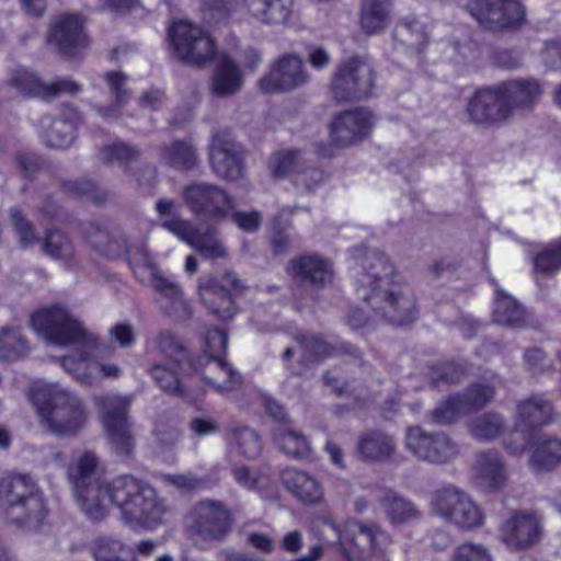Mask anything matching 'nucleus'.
<instances>
[{"instance_id": "obj_1", "label": "nucleus", "mask_w": 561, "mask_h": 561, "mask_svg": "<svg viewBox=\"0 0 561 561\" xmlns=\"http://www.w3.org/2000/svg\"><path fill=\"white\" fill-rule=\"evenodd\" d=\"M96 468L98 458L87 451L68 469L75 496L88 518L101 520L107 516L110 506H114L127 523L148 528L162 523L167 504L149 483L129 474L106 480L98 474Z\"/></svg>"}, {"instance_id": "obj_2", "label": "nucleus", "mask_w": 561, "mask_h": 561, "mask_svg": "<svg viewBox=\"0 0 561 561\" xmlns=\"http://www.w3.org/2000/svg\"><path fill=\"white\" fill-rule=\"evenodd\" d=\"M356 289L376 317L402 325L416 318L415 297L404 284L396 280L394 267L377 249L355 251Z\"/></svg>"}, {"instance_id": "obj_3", "label": "nucleus", "mask_w": 561, "mask_h": 561, "mask_svg": "<svg viewBox=\"0 0 561 561\" xmlns=\"http://www.w3.org/2000/svg\"><path fill=\"white\" fill-rule=\"evenodd\" d=\"M31 325L50 344L73 345L76 354L62 357V368L76 380L90 382L93 379L92 374L80 371V367L88 368L92 352L96 350L98 339L67 307L55 305L37 310L31 318Z\"/></svg>"}, {"instance_id": "obj_4", "label": "nucleus", "mask_w": 561, "mask_h": 561, "mask_svg": "<svg viewBox=\"0 0 561 561\" xmlns=\"http://www.w3.org/2000/svg\"><path fill=\"white\" fill-rule=\"evenodd\" d=\"M32 402L41 423L51 433L73 435L87 422L88 412L81 399L58 383L36 387Z\"/></svg>"}, {"instance_id": "obj_5", "label": "nucleus", "mask_w": 561, "mask_h": 561, "mask_svg": "<svg viewBox=\"0 0 561 561\" xmlns=\"http://www.w3.org/2000/svg\"><path fill=\"white\" fill-rule=\"evenodd\" d=\"M0 504L9 522L21 529H36L47 515L44 496L30 474H4L0 479Z\"/></svg>"}, {"instance_id": "obj_6", "label": "nucleus", "mask_w": 561, "mask_h": 561, "mask_svg": "<svg viewBox=\"0 0 561 561\" xmlns=\"http://www.w3.org/2000/svg\"><path fill=\"white\" fill-rule=\"evenodd\" d=\"M228 334L218 328L208 329L205 336L204 356L194 364L195 369L204 367L203 377L216 391L234 389L241 382L238 371L224 360Z\"/></svg>"}, {"instance_id": "obj_7", "label": "nucleus", "mask_w": 561, "mask_h": 561, "mask_svg": "<svg viewBox=\"0 0 561 561\" xmlns=\"http://www.w3.org/2000/svg\"><path fill=\"white\" fill-rule=\"evenodd\" d=\"M375 83L370 64L358 56L339 62L330 82V92L336 101H356L371 94Z\"/></svg>"}, {"instance_id": "obj_8", "label": "nucleus", "mask_w": 561, "mask_h": 561, "mask_svg": "<svg viewBox=\"0 0 561 561\" xmlns=\"http://www.w3.org/2000/svg\"><path fill=\"white\" fill-rule=\"evenodd\" d=\"M231 511L220 501L202 500L195 503L187 516L186 526L192 536L206 542H219L232 531Z\"/></svg>"}, {"instance_id": "obj_9", "label": "nucleus", "mask_w": 561, "mask_h": 561, "mask_svg": "<svg viewBox=\"0 0 561 561\" xmlns=\"http://www.w3.org/2000/svg\"><path fill=\"white\" fill-rule=\"evenodd\" d=\"M182 196L193 215L215 224L225 220L236 208L234 198L226 190L208 182L186 185Z\"/></svg>"}, {"instance_id": "obj_10", "label": "nucleus", "mask_w": 561, "mask_h": 561, "mask_svg": "<svg viewBox=\"0 0 561 561\" xmlns=\"http://www.w3.org/2000/svg\"><path fill=\"white\" fill-rule=\"evenodd\" d=\"M107 438L121 456H128L134 448V436L127 416L131 404L129 397L106 393L95 398Z\"/></svg>"}, {"instance_id": "obj_11", "label": "nucleus", "mask_w": 561, "mask_h": 561, "mask_svg": "<svg viewBox=\"0 0 561 561\" xmlns=\"http://www.w3.org/2000/svg\"><path fill=\"white\" fill-rule=\"evenodd\" d=\"M434 512L462 530H471L483 524L480 507L468 493L455 485H446L432 495Z\"/></svg>"}, {"instance_id": "obj_12", "label": "nucleus", "mask_w": 561, "mask_h": 561, "mask_svg": "<svg viewBox=\"0 0 561 561\" xmlns=\"http://www.w3.org/2000/svg\"><path fill=\"white\" fill-rule=\"evenodd\" d=\"M405 448L416 459L432 465H446L459 456V446L444 432H427L411 426L405 433Z\"/></svg>"}, {"instance_id": "obj_13", "label": "nucleus", "mask_w": 561, "mask_h": 561, "mask_svg": "<svg viewBox=\"0 0 561 561\" xmlns=\"http://www.w3.org/2000/svg\"><path fill=\"white\" fill-rule=\"evenodd\" d=\"M175 55L190 65H203L215 56V43L197 25L187 21H176L169 30Z\"/></svg>"}, {"instance_id": "obj_14", "label": "nucleus", "mask_w": 561, "mask_h": 561, "mask_svg": "<svg viewBox=\"0 0 561 561\" xmlns=\"http://www.w3.org/2000/svg\"><path fill=\"white\" fill-rule=\"evenodd\" d=\"M234 273L227 272L221 279L204 277L198 283V294L205 307L221 320H230L237 313L232 294L243 288Z\"/></svg>"}, {"instance_id": "obj_15", "label": "nucleus", "mask_w": 561, "mask_h": 561, "mask_svg": "<svg viewBox=\"0 0 561 561\" xmlns=\"http://www.w3.org/2000/svg\"><path fill=\"white\" fill-rule=\"evenodd\" d=\"M466 10L491 31L516 27L525 16L524 7L516 0H470Z\"/></svg>"}, {"instance_id": "obj_16", "label": "nucleus", "mask_w": 561, "mask_h": 561, "mask_svg": "<svg viewBox=\"0 0 561 561\" xmlns=\"http://www.w3.org/2000/svg\"><path fill=\"white\" fill-rule=\"evenodd\" d=\"M310 80L302 59L286 54L271 66L268 73L259 81V87L264 93L289 92L308 84Z\"/></svg>"}, {"instance_id": "obj_17", "label": "nucleus", "mask_w": 561, "mask_h": 561, "mask_svg": "<svg viewBox=\"0 0 561 561\" xmlns=\"http://www.w3.org/2000/svg\"><path fill=\"white\" fill-rule=\"evenodd\" d=\"M493 398V387L472 385L465 392L453 396L438 405L432 412L433 420L443 425L454 423L461 415L482 409Z\"/></svg>"}, {"instance_id": "obj_18", "label": "nucleus", "mask_w": 561, "mask_h": 561, "mask_svg": "<svg viewBox=\"0 0 561 561\" xmlns=\"http://www.w3.org/2000/svg\"><path fill=\"white\" fill-rule=\"evenodd\" d=\"M374 124V114L366 108L344 111L331 123V139L339 147L356 145L371 133Z\"/></svg>"}, {"instance_id": "obj_19", "label": "nucleus", "mask_w": 561, "mask_h": 561, "mask_svg": "<svg viewBox=\"0 0 561 561\" xmlns=\"http://www.w3.org/2000/svg\"><path fill=\"white\" fill-rule=\"evenodd\" d=\"M209 160L214 173L228 181L242 176L243 151L241 146L226 134H216L209 146Z\"/></svg>"}, {"instance_id": "obj_20", "label": "nucleus", "mask_w": 561, "mask_h": 561, "mask_svg": "<svg viewBox=\"0 0 561 561\" xmlns=\"http://www.w3.org/2000/svg\"><path fill=\"white\" fill-rule=\"evenodd\" d=\"M47 42L61 55H77L85 46L82 18L78 14L56 16L50 24Z\"/></svg>"}, {"instance_id": "obj_21", "label": "nucleus", "mask_w": 561, "mask_h": 561, "mask_svg": "<svg viewBox=\"0 0 561 561\" xmlns=\"http://www.w3.org/2000/svg\"><path fill=\"white\" fill-rule=\"evenodd\" d=\"M501 537L508 549L527 550L540 541L541 526L534 514H514L503 524Z\"/></svg>"}, {"instance_id": "obj_22", "label": "nucleus", "mask_w": 561, "mask_h": 561, "mask_svg": "<svg viewBox=\"0 0 561 561\" xmlns=\"http://www.w3.org/2000/svg\"><path fill=\"white\" fill-rule=\"evenodd\" d=\"M336 533L339 539L345 540L352 546L351 558L365 560L387 540L386 534L377 525H365L353 520L345 525L343 534L332 524L330 525Z\"/></svg>"}, {"instance_id": "obj_23", "label": "nucleus", "mask_w": 561, "mask_h": 561, "mask_svg": "<svg viewBox=\"0 0 561 561\" xmlns=\"http://www.w3.org/2000/svg\"><path fill=\"white\" fill-rule=\"evenodd\" d=\"M467 111L478 124L500 123L511 117L500 85L479 90L470 99Z\"/></svg>"}, {"instance_id": "obj_24", "label": "nucleus", "mask_w": 561, "mask_h": 561, "mask_svg": "<svg viewBox=\"0 0 561 561\" xmlns=\"http://www.w3.org/2000/svg\"><path fill=\"white\" fill-rule=\"evenodd\" d=\"M553 420V408L551 403L541 397H533L523 401L517 407L516 431L523 433V442L517 446L506 445L512 454L524 451L527 443L526 432L549 424Z\"/></svg>"}, {"instance_id": "obj_25", "label": "nucleus", "mask_w": 561, "mask_h": 561, "mask_svg": "<svg viewBox=\"0 0 561 561\" xmlns=\"http://www.w3.org/2000/svg\"><path fill=\"white\" fill-rule=\"evenodd\" d=\"M289 272L296 282L313 287H324L333 279V265L318 254H306L289 263Z\"/></svg>"}, {"instance_id": "obj_26", "label": "nucleus", "mask_w": 561, "mask_h": 561, "mask_svg": "<svg viewBox=\"0 0 561 561\" xmlns=\"http://www.w3.org/2000/svg\"><path fill=\"white\" fill-rule=\"evenodd\" d=\"M510 116L515 110H528L542 94V87L536 79L512 80L500 84Z\"/></svg>"}, {"instance_id": "obj_27", "label": "nucleus", "mask_w": 561, "mask_h": 561, "mask_svg": "<svg viewBox=\"0 0 561 561\" xmlns=\"http://www.w3.org/2000/svg\"><path fill=\"white\" fill-rule=\"evenodd\" d=\"M242 85L243 75L239 66L231 58H221L211 76V94L217 98H229L239 93Z\"/></svg>"}, {"instance_id": "obj_28", "label": "nucleus", "mask_w": 561, "mask_h": 561, "mask_svg": "<svg viewBox=\"0 0 561 561\" xmlns=\"http://www.w3.org/2000/svg\"><path fill=\"white\" fill-rule=\"evenodd\" d=\"M477 484L485 489H499L506 480V469L501 455L486 450L477 456L473 467Z\"/></svg>"}, {"instance_id": "obj_29", "label": "nucleus", "mask_w": 561, "mask_h": 561, "mask_svg": "<svg viewBox=\"0 0 561 561\" xmlns=\"http://www.w3.org/2000/svg\"><path fill=\"white\" fill-rule=\"evenodd\" d=\"M103 78L113 98V103L108 106H94V110L102 118L114 121L121 117L123 108L131 98V92L126 87L127 77L125 73L108 71L104 73Z\"/></svg>"}, {"instance_id": "obj_30", "label": "nucleus", "mask_w": 561, "mask_h": 561, "mask_svg": "<svg viewBox=\"0 0 561 561\" xmlns=\"http://www.w3.org/2000/svg\"><path fill=\"white\" fill-rule=\"evenodd\" d=\"M250 15L266 25H282L290 16L294 0H244Z\"/></svg>"}, {"instance_id": "obj_31", "label": "nucleus", "mask_w": 561, "mask_h": 561, "mask_svg": "<svg viewBox=\"0 0 561 561\" xmlns=\"http://www.w3.org/2000/svg\"><path fill=\"white\" fill-rule=\"evenodd\" d=\"M77 113L71 111L67 118L43 117L42 138L51 148L66 149L71 146L76 137L75 118Z\"/></svg>"}, {"instance_id": "obj_32", "label": "nucleus", "mask_w": 561, "mask_h": 561, "mask_svg": "<svg viewBox=\"0 0 561 561\" xmlns=\"http://www.w3.org/2000/svg\"><path fill=\"white\" fill-rule=\"evenodd\" d=\"M495 286L494 308L492 311L493 321L512 328H519L525 324L526 312L523 306L506 291L501 289L495 279H492Z\"/></svg>"}, {"instance_id": "obj_33", "label": "nucleus", "mask_w": 561, "mask_h": 561, "mask_svg": "<svg viewBox=\"0 0 561 561\" xmlns=\"http://www.w3.org/2000/svg\"><path fill=\"white\" fill-rule=\"evenodd\" d=\"M283 481L286 488L304 503L313 504L322 497L319 482L305 471L287 468L283 472Z\"/></svg>"}, {"instance_id": "obj_34", "label": "nucleus", "mask_w": 561, "mask_h": 561, "mask_svg": "<svg viewBox=\"0 0 561 561\" xmlns=\"http://www.w3.org/2000/svg\"><path fill=\"white\" fill-rule=\"evenodd\" d=\"M390 0H362L360 28L367 35L382 32L390 22Z\"/></svg>"}, {"instance_id": "obj_35", "label": "nucleus", "mask_w": 561, "mask_h": 561, "mask_svg": "<svg viewBox=\"0 0 561 561\" xmlns=\"http://www.w3.org/2000/svg\"><path fill=\"white\" fill-rule=\"evenodd\" d=\"M296 341L305 350V359L321 360L328 356L342 353L351 354L355 358L360 357L357 348L344 343L337 346L332 345L324 341L319 334H300L296 336Z\"/></svg>"}, {"instance_id": "obj_36", "label": "nucleus", "mask_w": 561, "mask_h": 561, "mask_svg": "<svg viewBox=\"0 0 561 561\" xmlns=\"http://www.w3.org/2000/svg\"><path fill=\"white\" fill-rule=\"evenodd\" d=\"M357 447L362 458L369 461H383L397 450L394 439L379 431L364 434L358 440Z\"/></svg>"}, {"instance_id": "obj_37", "label": "nucleus", "mask_w": 561, "mask_h": 561, "mask_svg": "<svg viewBox=\"0 0 561 561\" xmlns=\"http://www.w3.org/2000/svg\"><path fill=\"white\" fill-rule=\"evenodd\" d=\"M273 439L280 451L295 459H304L311 451L308 438L301 432L285 425L274 430Z\"/></svg>"}, {"instance_id": "obj_38", "label": "nucleus", "mask_w": 561, "mask_h": 561, "mask_svg": "<svg viewBox=\"0 0 561 561\" xmlns=\"http://www.w3.org/2000/svg\"><path fill=\"white\" fill-rule=\"evenodd\" d=\"M529 463L536 471H550L561 465V439L540 438L534 445Z\"/></svg>"}, {"instance_id": "obj_39", "label": "nucleus", "mask_w": 561, "mask_h": 561, "mask_svg": "<svg viewBox=\"0 0 561 561\" xmlns=\"http://www.w3.org/2000/svg\"><path fill=\"white\" fill-rule=\"evenodd\" d=\"M92 551L95 561H136L134 549L112 536L98 537Z\"/></svg>"}, {"instance_id": "obj_40", "label": "nucleus", "mask_w": 561, "mask_h": 561, "mask_svg": "<svg viewBox=\"0 0 561 561\" xmlns=\"http://www.w3.org/2000/svg\"><path fill=\"white\" fill-rule=\"evenodd\" d=\"M468 428L474 439L479 442H490L504 433L505 422L501 414L488 412L472 417Z\"/></svg>"}, {"instance_id": "obj_41", "label": "nucleus", "mask_w": 561, "mask_h": 561, "mask_svg": "<svg viewBox=\"0 0 561 561\" xmlns=\"http://www.w3.org/2000/svg\"><path fill=\"white\" fill-rule=\"evenodd\" d=\"M41 248L45 254L65 266H71L75 262V247L59 230H48Z\"/></svg>"}, {"instance_id": "obj_42", "label": "nucleus", "mask_w": 561, "mask_h": 561, "mask_svg": "<svg viewBox=\"0 0 561 561\" xmlns=\"http://www.w3.org/2000/svg\"><path fill=\"white\" fill-rule=\"evenodd\" d=\"M161 158L167 164L181 171L192 170L198 162L194 146L183 140H176L165 146L162 149Z\"/></svg>"}, {"instance_id": "obj_43", "label": "nucleus", "mask_w": 561, "mask_h": 561, "mask_svg": "<svg viewBox=\"0 0 561 561\" xmlns=\"http://www.w3.org/2000/svg\"><path fill=\"white\" fill-rule=\"evenodd\" d=\"M190 245L206 260H222L228 255L227 248L214 227H208L205 231L197 229Z\"/></svg>"}, {"instance_id": "obj_44", "label": "nucleus", "mask_w": 561, "mask_h": 561, "mask_svg": "<svg viewBox=\"0 0 561 561\" xmlns=\"http://www.w3.org/2000/svg\"><path fill=\"white\" fill-rule=\"evenodd\" d=\"M139 157L140 150L138 147L122 140L103 146L99 152V159L103 163H117L124 167L126 174L130 171L128 164L136 161Z\"/></svg>"}, {"instance_id": "obj_45", "label": "nucleus", "mask_w": 561, "mask_h": 561, "mask_svg": "<svg viewBox=\"0 0 561 561\" xmlns=\"http://www.w3.org/2000/svg\"><path fill=\"white\" fill-rule=\"evenodd\" d=\"M385 511L393 524H407L421 518V511L410 500L390 493L383 500Z\"/></svg>"}, {"instance_id": "obj_46", "label": "nucleus", "mask_w": 561, "mask_h": 561, "mask_svg": "<svg viewBox=\"0 0 561 561\" xmlns=\"http://www.w3.org/2000/svg\"><path fill=\"white\" fill-rule=\"evenodd\" d=\"M80 233L100 253H115L114 241L106 225L95 220L83 221L80 224Z\"/></svg>"}, {"instance_id": "obj_47", "label": "nucleus", "mask_w": 561, "mask_h": 561, "mask_svg": "<svg viewBox=\"0 0 561 561\" xmlns=\"http://www.w3.org/2000/svg\"><path fill=\"white\" fill-rule=\"evenodd\" d=\"M393 37L409 48L423 50L426 34L423 24L414 18H405L396 26Z\"/></svg>"}, {"instance_id": "obj_48", "label": "nucleus", "mask_w": 561, "mask_h": 561, "mask_svg": "<svg viewBox=\"0 0 561 561\" xmlns=\"http://www.w3.org/2000/svg\"><path fill=\"white\" fill-rule=\"evenodd\" d=\"M28 351L27 341L18 328H2L0 330V358L14 360Z\"/></svg>"}, {"instance_id": "obj_49", "label": "nucleus", "mask_w": 561, "mask_h": 561, "mask_svg": "<svg viewBox=\"0 0 561 561\" xmlns=\"http://www.w3.org/2000/svg\"><path fill=\"white\" fill-rule=\"evenodd\" d=\"M268 167L275 178H285L290 173L297 175L304 167L301 152L294 149L275 152L270 159Z\"/></svg>"}, {"instance_id": "obj_50", "label": "nucleus", "mask_w": 561, "mask_h": 561, "mask_svg": "<svg viewBox=\"0 0 561 561\" xmlns=\"http://www.w3.org/2000/svg\"><path fill=\"white\" fill-rule=\"evenodd\" d=\"M230 442L237 451L245 458H256L262 450V442L255 431L249 427H237L230 433Z\"/></svg>"}, {"instance_id": "obj_51", "label": "nucleus", "mask_w": 561, "mask_h": 561, "mask_svg": "<svg viewBox=\"0 0 561 561\" xmlns=\"http://www.w3.org/2000/svg\"><path fill=\"white\" fill-rule=\"evenodd\" d=\"M561 268V241L549 244L534 257V273L550 276Z\"/></svg>"}, {"instance_id": "obj_52", "label": "nucleus", "mask_w": 561, "mask_h": 561, "mask_svg": "<svg viewBox=\"0 0 561 561\" xmlns=\"http://www.w3.org/2000/svg\"><path fill=\"white\" fill-rule=\"evenodd\" d=\"M176 362H173L171 367L162 364H156L150 369V375L156 383L165 392L173 393L178 397H184L185 392L181 387L178 377Z\"/></svg>"}, {"instance_id": "obj_53", "label": "nucleus", "mask_w": 561, "mask_h": 561, "mask_svg": "<svg viewBox=\"0 0 561 561\" xmlns=\"http://www.w3.org/2000/svg\"><path fill=\"white\" fill-rule=\"evenodd\" d=\"M10 220L19 243L23 249L32 248L39 243V238L35 232L33 224L26 219L21 209L12 208L10 211Z\"/></svg>"}, {"instance_id": "obj_54", "label": "nucleus", "mask_w": 561, "mask_h": 561, "mask_svg": "<svg viewBox=\"0 0 561 561\" xmlns=\"http://www.w3.org/2000/svg\"><path fill=\"white\" fill-rule=\"evenodd\" d=\"M64 188L75 196L87 197L98 205L104 204L108 199L107 192L100 190L88 180L67 182L64 184Z\"/></svg>"}, {"instance_id": "obj_55", "label": "nucleus", "mask_w": 561, "mask_h": 561, "mask_svg": "<svg viewBox=\"0 0 561 561\" xmlns=\"http://www.w3.org/2000/svg\"><path fill=\"white\" fill-rule=\"evenodd\" d=\"M12 82L26 95H44L45 83H43L33 71L26 68H18L13 73Z\"/></svg>"}, {"instance_id": "obj_56", "label": "nucleus", "mask_w": 561, "mask_h": 561, "mask_svg": "<svg viewBox=\"0 0 561 561\" xmlns=\"http://www.w3.org/2000/svg\"><path fill=\"white\" fill-rule=\"evenodd\" d=\"M154 344L161 353L173 358L176 365H180L187 357L186 350L170 331L159 332L154 339Z\"/></svg>"}, {"instance_id": "obj_57", "label": "nucleus", "mask_w": 561, "mask_h": 561, "mask_svg": "<svg viewBox=\"0 0 561 561\" xmlns=\"http://www.w3.org/2000/svg\"><path fill=\"white\" fill-rule=\"evenodd\" d=\"M125 247L129 257V263L137 277H140L145 273H148L150 276L153 270H158L152 256L145 247L130 248L127 247L126 243Z\"/></svg>"}, {"instance_id": "obj_58", "label": "nucleus", "mask_w": 561, "mask_h": 561, "mask_svg": "<svg viewBox=\"0 0 561 561\" xmlns=\"http://www.w3.org/2000/svg\"><path fill=\"white\" fill-rule=\"evenodd\" d=\"M450 561H493V557L483 545L463 542L454 549Z\"/></svg>"}, {"instance_id": "obj_59", "label": "nucleus", "mask_w": 561, "mask_h": 561, "mask_svg": "<svg viewBox=\"0 0 561 561\" xmlns=\"http://www.w3.org/2000/svg\"><path fill=\"white\" fill-rule=\"evenodd\" d=\"M465 375V368L460 364L445 363L431 368L430 378L433 383L439 386L442 383L451 385L461 379Z\"/></svg>"}, {"instance_id": "obj_60", "label": "nucleus", "mask_w": 561, "mask_h": 561, "mask_svg": "<svg viewBox=\"0 0 561 561\" xmlns=\"http://www.w3.org/2000/svg\"><path fill=\"white\" fill-rule=\"evenodd\" d=\"M161 226L187 244L191 243L197 231L188 220L181 218L179 215L162 219Z\"/></svg>"}, {"instance_id": "obj_61", "label": "nucleus", "mask_w": 561, "mask_h": 561, "mask_svg": "<svg viewBox=\"0 0 561 561\" xmlns=\"http://www.w3.org/2000/svg\"><path fill=\"white\" fill-rule=\"evenodd\" d=\"M164 483L172 485L180 491L191 492L202 489L206 480L193 472H183L176 474H167L163 478Z\"/></svg>"}, {"instance_id": "obj_62", "label": "nucleus", "mask_w": 561, "mask_h": 561, "mask_svg": "<svg viewBox=\"0 0 561 561\" xmlns=\"http://www.w3.org/2000/svg\"><path fill=\"white\" fill-rule=\"evenodd\" d=\"M149 277L152 282L153 288L161 295L164 300L183 291L181 285L178 282H175L172 277L165 276L159 268L153 270Z\"/></svg>"}, {"instance_id": "obj_63", "label": "nucleus", "mask_w": 561, "mask_h": 561, "mask_svg": "<svg viewBox=\"0 0 561 561\" xmlns=\"http://www.w3.org/2000/svg\"><path fill=\"white\" fill-rule=\"evenodd\" d=\"M162 308L164 309L165 313L173 318L175 321H185L190 319L192 314L190 305L185 299L183 291L167 299L163 302Z\"/></svg>"}, {"instance_id": "obj_64", "label": "nucleus", "mask_w": 561, "mask_h": 561, "mask_svg": "<svg viewBox=\"0 0 561 561\" xmlns=\"http://www.w3.org/2000/svg\"><path fill=\"white\" fill-rule=\"evenodd\" d=\"M526 369L533 375H540L551 368V360L540 348H530L524 355Z\"/></svg>"}]
</instances>
